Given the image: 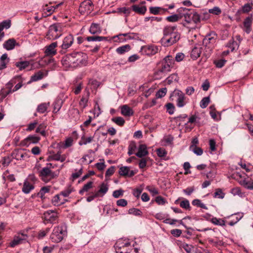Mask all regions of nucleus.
<instances>
[{
	"mask_svg": "<svg viewBox=\"0 0 253 253\" xmlns=\"http://www.w3.org/2000/svg\"><path fill=\"white\" fill-rule=\"evenodd\" d=\"M40 137L37 134L30 135L21 141L20 145L22 146H29L31 144H36L39 142Z\"/></svg>",
	"mask_w": 253,
	"mask_h": 253,
	"instance_id": "9d476101",
	"label": "nucleus"
},
{
	"mask_svg": "<svg viewBox=\"0 0 253 253\" xmlns=\"http://www.w3.org/2000/svg\"><path fill=\"white\" fill-rule=\"evenodd\" d=\"M173 95L176 96V105L178 107L181 108L184 106L187 102L186 97L184 93L179 89H175L173 92Z\"/></svg>",
	"mask_w": 253,
	"mask_h": 253,
	"instance_id": "0eeeda50",
	"label": "nucleus"
},
{
	"mask_svg": "<svg viewBox=\"0 0 253 253\" xmlns=\"http://www.w3.org/2000/svg\"><path fill=\"white\" fill-rule=\"evenodd\" d=\"M92 186L93 182H88L86 184L84 185L82 189L80 190L79 193L81 195H83L84 192H87L90 189H91L92 187Z\"/></svg>",
	"mask_w": 253,
	"mask_h": 253,
	"instance_id": "c03bdc74",
	"label": "nucleus"
},
{
	"mask_svg": "<svg viewBox=\"0 0 253 253\" xmlns=\"http://www.w3.org/2000/svg\"><path fill=\"white\" fill-rule=\"evenodd\" d=\"M238 164L241 166V167L242 169H244L247 172H249L251 171L252 169H253L252 166L250 164L246 165L245 163H243L242 161L239 163Z\"/></svg>",
	"mask_w": 253,
	"mask_h": 253,
	"instance_id": "13d9d810",
	"label": "nucleus"
},
{
	"mask_svg": "<svg viewBox=\"0 0 253 253\" xmlns=\"http://www.w3.org/2000/svg\"><path fill=\"white\" fill-rule=\"evenodd\" d=\"M107 39V37H101V36H90V37H87L86 38V40L88 42H91V41H106Z\"/></svg>",
	"mask_w": 253,
	"mask_h": 253,
	"instance_id": "ea45409f",
	"label": "nucleus"
},
{
	"mask_svg": "<svg viewBox=\"0 0 253 253\" xmlns=\"http://www.w3.org/2000/svg\"><path fill=\"white\" fill-rule=\"evenodd\" d=\"M48 71L45 70L44 72L42 71H39L38 72L35 73L34 75L31 77V79L29 83L33 82H37L38 81L42 80L44 77L47 76Z\"/></svg>",
	"mask_w": 253,
	"mask_h": 253,
	"instance_id": "f3484780",
	"label": "nucleus"
},
{
	"mask_svg": "<svg viewBox=\"0 0 253 253\" xmlns=\"http://www.w3.org/2000/svg\"><path fill=\"white\" fill-rule=\"evenodd\" d=\"M231 193L234 196L238 195L240 197H243L245 193L241 191L240 187H236L231 189Z\"/></svg>",
	"mask_w": 253,
	"mask_h": 253,
	"instance_id": "a18cd8bd",
	"label": "nucleus"
},
{
	"mask_svg": "<svg viewBox=\"0 0 253 253\" xmlns=\"http://www.w3.org/2000/svg\"><path fill=\"white\" fill-rule=\"evenodd\" d=\"M173 137L170 135H165L161 140L162 146H172L173 145Z\"/></svg>",
	"mask_w": 253,
	"mask_h": 253,
	"instance_id": "393cba45",
	"label": "nucleus"
},
{
	"mask_svg": "<svg viewBox=\"0 0 253 253\" xmlns=\"http://www.w3.org/2000/svg\"><path fill=\"white\" fill-rule=\"evenodd\" d=\"M52 203L55 206H59L63 204L64 202H61L59 196L58 195H56L53 198L52 200Z\"/></svg>",
	"mask_w": 253,
	"mask_h": 253,
	"instance_id": "6e6d98bb",
	"label": "nucleus"
},
{
	"mask_svg": "<svg viewBox=\"0 0 253 253\" xmlns=\"http://www.w3.org/2000/svg\"><path fill=\"white\" fill-rule=\"evenodd\" d=\"M57 46V42H54L46 47L45 52L46 55L49 56L55 55L56 53L55 48Z\"/></svg>",
	"mask_w": 253,
	"mask_h": 253,
	"instance_id": "6ab92c4d",
	"label": "nucleus"
},
{
	"mask_svg": "<svg viewBox=\"0 0 253 253\" xmlns=\"http://www.w3.org/2000/svg\"><path fill=\"white\" fill-rule=\"evenodd\" d=\"M129 214H131L135 216H141L142 212L139 209L136 208H131L128 210Z\"/></svg>",
	"mask_w": 253,
	"mask_h": 253,
	"instance_id": "5fc2aeb1",
	"label": "nucleus"
},
{
	"mask_svg": "<svg viewBox=\"0 0 253 253\" xmlns=\"http://www.w3.org/2000/svg\"><path fill=\"white\" fill-rule=\"evenodd\" d=\"M191 151L193 152L195 154L198 156H201L203 153V151L200 147L195 146L192 148H189Z\"/></svg>",
	"mask_w": 253,
	"mask_h": 253,
	"instance_id": "052dcab7",
	"label": "nucleus"
},
{
	"mask_svg": "<svg viewBox=\"0 0 253 253\" xmlns=\"http://www.w3.org/2000/svg\"><path fill=\"white\" fill-rule=\"evenodd\" d=\"M170 71L168 66H165L162 64V67L155 72L154 77L155 80H160L165 77L167 73Z\"/></svg>",
	"mask_w": 253,
	"mask_h": 253,
	"instance_id": "9b49d317",
	"label": "nucleus"
},
{
	"mask_svg": "<svg viewBox=\"0 0 253 253\" xmlns=\"http://www.w3.org/2000/svg\"><path fill=\"white\" fill-rule=\"evenodd\" d=\"M34 188V185L27 180H25L24 182L22 191L25 194H28L30 191Z\"/></svg>",
	"mask_w": 253,
	"mask_h": 253,
	"instance_id": "c85d7f7f",
	"label": "nucleus"
},
{
	"mask_svg": "<svg viewBox=\"0 0 253 253\" xmlns=\"http://www.w3.org/2000/svg\"><path fill=\"white\" fill-rule=\"evenodd\" d=\"M0 26L3 30L4 29H7L11 26V21L10 20L3 21L0 23Z\"/></svg>",
	"mask_w": 253,
	"mask_h": 253,
	"instance_id": "680f3d73",
	"label": "nucleus"
},
{
	"mask_svg": "<svg viewBox=\"0 0 253 253\" xmlns=\"http://www.w3.org/2000/svg\"><path fill=\"white\" fill-rule=\"evenodd\" d=\"M112 121L118 126H123L125 123L124 119L121 117H117L112 118Z\"/></svg>",
	"mask_w": 253,
	"mask_h": 253,
	"instance_id": "4d7b16f0",
	"label": "nucleus"
},
{
	"mask_svg": "<svg viewBox=\"0 0 253 253\" xmlns=\"http://www.w3.org/2000/svg\"><path fill=\"white\" fill-rule=\"evenodd\" d=\"M49 106V103H42L38 105L37 111L40 113H45L48 107Z\"/></svg>",
	"mask_w": 253,
	"mask_h": 253,
	"instance_id": "f704fd0d",
	"label": "nucleus"
},
{
	"mask_svg": "<svg viewBox=\"0 0 253 253\" xmlns=\"http://www.w3.org/2000/svg\"><path fill=\"white\" fill-rule=\"evenodd\" d=\"M49 190V187H43L41 189L40 192L38 193V196L41 198L42 199L44 198V194L45 193H48Z\"/></svg>",
	"mask_w": 253,
	"mask_h": 253,
	"instance_id": "8fccbe9b",
	"label": "nucleus"
},
{
	"mask_svg": "<svg viewBox=\"0 0 253 253\" xmlns=\"http://www.w3.org/2000/svg\"><path fill=\"white\" fill-rule=\"evenodd\" d=\"M210 102V98L209 96L204 97L200 103V107L203 108H206Z\"/></svg>",
	"mask_w": 253,
	"mask_h": 253,
	"instance_id": "09e8293b",
	"label": "nucleus"
},
{
	"mask_svg": "<svg viewBox=\"0 0 253 253\" xmlns=\"http://www.w3.org/2000/svg\"><path fill=\"white\" fill-rule=\"evenodd\" d=\"M167 92L166 88H163L160 89L156 93V96L157 98H162L166 95Z\"/></svg>",
	"mask_w": 253,
	"mask_h": 253,
	"instance_id": "774afa93",
	"label": "nucleus"
},
{
	"mask_svg": "<svg viewBox=\"0 0 253 253\" xmlns=\"http://www.w3.org/2000/svg\"><path fill=\"white\" fill-rule=\"evenodd\" d=\"M130 49V46L129 44H126L122 46L119 47L116 49V52L120 54L128 51Z\"/></svg>",
	"mask_w": 253,
	"mask_h": 253,
	"instance_id": "58836bf2",
	"label": "nucleus"
},
{
	"mask_svg": "<svg viewBox=\"0 0 253 253\" xmlns=\"http://www.w3.org/2000/svg\"><path fill=\"white\" fill-rule=\"evenodd\" d=\"M62 35V29L60 24L55 23L50 25L46 35V38L50 40H56Z\"/></svg>",
	"mask_w": 253,
	"mask_h": 253,
	"instance_id": "20e7f679",
	"label": "nucleus"
},
{
	"mask_svg": "<svg viewBox=\"0 0 253 253\" xmlns=\"http://www.w3.org/2000/svg\"><path fill=\"white\" fill-rule=\"evenodd\" d=\"M166 107L168 113L171 115L173 114L174 111L175 107L174 105L171 103H168L166 105Z\"/></svg>",
	"mask_w": 253,
	"mask_h": 253,
	"instance_id": "e2e57ef3",
	"label": "nucleus"
},
{
	"mask_svg": "<svg viewBox=\"0 0 253 253\" xmlns=\"http://www.w3.org/2000/svg\"><path fill=\"white\" fill-rule=\"evenodd\" d=\"M11 156L13 159L17 160H23L26 158H28L29 156L26 153H23L21 150H14L11 153Z\"/></svg>",
	"mask_w": 253,
	"mask_h": 253,
	"instance_id": "2eb2a0df",
	"label": "nucleus"
},
{
	"mask_svg": "<svg viewBox=\"0 0 253 253\" xmlns=\"http://www.w3.org/2000/svg\"><path fill=\"white\" fill-rule=\"evenodd\" d=\"M108 190V187L106 184H105L104 183H103L100 185V188L99 190L96 192V193H98V196H99V194L102 193L103 195H104L105 194L107 193V192Z\"/></svg>",
	"mask_w": 253,
	"mask_h": 253,
	"instance_id": "de8ad7c7",
	"label": "nucleus"
},
{
	"mask_svg": "<svg viewBox=\"0 0 253 253\" xmlns=\"http://www.w3.org/2000/svg\"><path fill=\"white\" fill-rule=\"evenodd\" d=\"M187 116L185 114L183 115L182 116H179L176 118V122L178 124V126H183L186 125L187 123H189L191 124L195 123L199 121V118L196 115H192L189 119L188 121L187 122H184L183 124H181L180 122L182 121L183 119L186 118Z\"/></svg>",
	"mask_w": 253,
	"mask_h": 253,
	"instance_id": "ddd939ff",
	"label": "nucleus"
},
{
	"mask_svg": "<svg viewBox=\"0 0 253 253\" xmlns=\"http://www.w3.org/2000/svg\"><path fill=\"white\" fill-rule=\"evenodd\" d=\"M176 26L168 25L163 30V37L161 41L165 46H169L176 43L180 39V34L176 31Z\"/></svg>",
	"mask_w": 253,
	"mask_h": 253,
	"instance_id": "f03ea898",
	"label": "nucleus"
},
{
	"mask_svg": "<svg viewBox=\"0 0 253 253\" xmlns=\"http://www.w3.org/2000/svg\"><path fill=\"white\" fill-rule=\"evenodd\" d=\"M217 38V34L214 32H211L204 39L203 44L208 48H212L216 42Z\"/></svg>",
	"mask_w": 253,
	"mask_h": 253,
	"instance_id": "423d86ee",
	"label": "nucleus"
},
{
	"mask_svg": "<svg viewBox=\"0 0 253 253\" xmlns=\"http://www.w3.org/2000/svg\"><path fill=\"white\" fill-rule=\"evenodd\" d=\"M119 174L122 176H126L129 177L133 176L136 173L133 170H130L129 168L126 166L121 167L119 169Z\"/></svg>",
	"mask_w": 253,
	"mask_h": 253,
	"instance_id": "a211bd4d",
	"label": "nucleus"
},
{
	"mask_svg": "<svg viewBox=\"0 0 253 253\" xmlns=\"http://www.w3.org/2000/svg\"><path fill=\"white\" fill-rule=\"evenodd\" d=\"M189 8L186 7H181L177 9V15L180 16V19L185 15L187 12L189 11Z\"/></svg>",
	"mask_w": 253,
	"mask_h": 253,
	"instance_id": "3c124183",
	"label": "nucleus"
},
{
	"mask_svg": "<svg viewBox=\"0 0 253 253\" xmlns=\"http://www.w3.org/2000/svg\"><path fill=\"white\" fill-rule=\"evenodd\" d=\"M211 222L216 225L224 226L225 225V221L222 219L213 217L211 219Z\"/></svg>",
	"mask_w": 253,
	"mask_h": 253,
	"instance_id": "79ce46f5",
	"label": "nucleus"
},
{
	"mask_svg": "<svg viewBox=\"0 0 253 253\" xmlns=\"http://www.w3.org/2000/svg\"><path fill=\"white\" fill-rule=\"evenodd\" d=\"M253 2L251 1L250 3L245 4L242 7V10L243 13H247L252 10L253 9Z\"/></svg>",
	"mask_w": 253,
	"mask_h": 253,
	"instance_id": "37998d69",
	"label": "nucleus"
},
{
	"mask_svg": "<svg viewBox=\"0 0 253 253\" xmlns=\"http://www.w3.org/2000/svg\"><path fill=\"white\" fill-rule=\"evenodd\" d=\"M201 53V49L197 47H195L191 51V57L193 60H196L200 56Z\"/></svg>",
	"mask_w": 253,
	"mask_h": 253,
	"instance_id": "c9c22d12",
	"label": "nucleus"
},
{
	"mask_svg": "<svg viewBox=\"0 0 253 253\" xmlns=\"http://www.w3.org/2000/svg\"><path fill=\"white\" fill-rule=\"evenodd\" d=\"M162 9H164L161 7H158V6H155V7L152 6L149 8L150 12L151 14H153L154 15L158 14L160 13V10Z\"/></svg>",
	"mask_w": 253,
	"mask_h": 253,
	"instance_id": "bf43d9fd",
	"label": "nucleus"
},
{
	"mask_svg": "<svg viewBox=\"0 0 253 253\" xmlns=\"http://www.w3.org/2000/svg\"><path fill=\"white\" fill-rule=\"evenodd\" d=\"M192 21L194 23L197 24L201 22L202 20L201 15H200L195 9H191Z\"/></svg>",
	"mask_w": 253,
	"mask_h": 253,
	"instance_id": "cd10ccee",
	"label": "nucleus"
},
{
	"mask_svg": "<svg viewBox=\"0 0 253 253\" xmlns=\"http://www.w3.org/2000/svg\"><path fill=\"white\" fill-rule=\"evenodd\" d=\"M16 42L14 39H10L4 42L3 46L7 50L13 49L16 45Z\"/></svg>",
	"mask_w": 253,
	"mask_h": 253,
	"instance_id": "a878e982",
	"label": "nucleus"
},
{
	"mask_svg": "<svg viewBox=\"0 0 253 253\" xmlns=\"http://www.w3.org/2000/svg\"><path fill=\"white\" fill-rule=\"evenodd\" d=\"M66 227L64 224L55 226L50 235L51 240L54 243H59L66 235Z\"/></svg>",
	"mask_w": 253,
	"mask_h": 253,
	"instance_id": "7ed1b4c3",
	"label": "nucleus"
},
{
	"mask_svg": "<svg viewBox=\"0 0 253 253\" xmlns=\"http://www.w3.org/2000/svg\"><path fill=\"white\" fill-rule=\"evenodd\" d=\"M93 8V3L91 0H85L82 2L79 7L81 13L90 12Z\"/></svg>",
	"mask_w": 253,
	"mask_h": 253,
	"instance_id": "f8f14e48",
	"label": "nucleus"
},
{
	"mask_svg": "<svg viewBox=\"0 0 253 253\" xmlns=\"http://www.w3.org/2000/svg\"><path fill=\"white\" fill-rule=\"evenodd\" d=\"M119 12L126 14V16L129 15L131 11V8L126 7H120L118 8Z\"/></svg>",
	"mask_w": 253,
	"mask_h": 253,
	"instance_id": "0e129e2a",
	"label": "nucleus"
},
{
	"mask_svg": "<svg viewBox=\"0 0 253 253\" xmlns=\"http://www.w3.org/2000/svg\"><path fill=\"white\" fill-rule=\"evenodd\" d=\"M74 42V37L71 34L66 36L62 41V44L61 45V48L59 52L61 54H64L67 51V49L71 46Z\"/></svg>",
	"mask_w": 253,
	"mask_h": 253,
	"instance_id": "6e6552de",
	"label": "nucleus"
},
{
	"mask_svg": "<svg viewBox=\"0 0 253 253\" xmlns=\"http://www.w3.org/2000/svg\"><path fill=\"white\" fill-rule=\"evenodd\" d=\"M183 17H184V22L182 24L184 27H187L188 25L191 24L192 22L191 9H190L189 11L187 12Z\"/></svg>",
	"mask_w": 253,
	"mask_h": 253,
	"instance_id": "7c9ffc66",
	"label": "nucleus"
},
{
	"mask_svg": "<svg viewBox=\"0 0 253 253\" xmlns=\"http://www.w3.org/2000/svg\"><path fill=\"white\" fill-rule=\"evenodd\" d=\"M131 8L132 10L139 14L143 15L147 11L146 7L144 5L140 6L138 4H134L131 6Z\"/></svg>",
	"mask_w": 253,
	"mask_h": 253,
	"instance_id": "b1692460",
	"label": "nucleus"
},
{
	"mask_svg": "<svg viewBox=\"0 0 253 253\" xmlns=\"http://www.w3.org/2000/svg\"><path fill=\"white\" fill-rule=\"evenodd\" d=\"M63 101L62 100L58 99H56L53 103V111L54 113H57L59 111L62 105Z\"/></svg>",
	"mask_w": 253,
	"mask_h": 253,
	"instance_id": "a19ab883",
	"label": "nucleus"
},
{
	"mask_svg": "<svg viewBox=\"0 0 253 253\" xmlns=\"http://www.w3.org/2000/svg\"><path fill=\"white\" fill-rule=\"evenodd\" d=\"M192 204L193 206H195L205 210H208L207 206H206L204 204L202 203L201 201L199 199H195L193 200Z\"/></svg>",
	"mask_w": 253,
	"mask_h": 253,
	"instance_id": "49530a36",
	"label": "nucleus"
},
{
	"mask_svg": "<svg viewBox=\"0 0 253 253\" xmlns=\"http://www.w3.org/2000/svg\"><path fill=\"white\" fill-rule=\"evenodd\" d=\"M253 23L252 18L251 17H248L246 18L243 22V25L245 28L244 31L247 34H249L251 30V26Z\"/></svg>",
	"mask_w": 253,
	"mask_h": 253,
	"instance_id": "5701e85b",
	"label": "nucleus"
},
{
	"mask_svg": "<svg viewBox=\"0 0 253 253\" xmlns=\"http://www.w3.org/2000/svg\"><path fill=\"white\" fill-rule=\"evenodd\" d=\"M227 47L231 49V51H233L235 49H238L239 47V43L235 41L233 38H232L227 43Z\"/></svg>",
	"mask_w": 253,
	"mask_h": 253,
	"instance_id": "473e14b6",
	"label": "nucleus"
},
{
	"mask_svg": "<svg viewBox=\"0 0 253 253\" xmlns=\"http://www.w3.org/2000/svg\"><path fill=\"white\" fill-rule=\"evenodd\" d=\"M157 155L161 158L165 157L167 154V152L163 148H160L156 150Z\"/></svg>",
	"mask_w": 253,
	"mask_h": 253,
	"instance_id": "69168bd1",
	"label": "nucleus"
},
{
	"mask_svg": "<svg viewBox=\"0 0 253 253\" xmlns=\"http://www.w3.org/2000/svg\"><path fill=\"white\" fill-rule=\"evenodd\" d=\"M180 19V16L176 14L167 17L166 20L169 22H175Z\"/></svg>",
	"mask_w": 253,
	"mask_h": 253,
	"instance_id": "864d4df0",
	"label": "nucleus"
},
{
	"mask_svg": "<svg viewBox=\"0 0 253 253\" xmlns=\"http://www.w3.org/2000/svg\"><path fill=\"white\" fill-rule=\"evenodd\" d=\"M25 240V238H21L19 235L18 236L14 237L13 240L10 243V247H14L18 244H21L23 241Z\"/></svg>",
	"mask_w": 253,
	"mask_h": 253,
	"instance_id": "4c0bfd02",
	"label": "nucleus"
},
{
	"mask_svg": "<svg viewBox=\"0 0 253 253\" xmlns=\"http://www.w3.org/2000/svg\"><path fill=\"white\" fill-rule=\"evenodd\" d=\"M178 79V78L177 74H172L167 78L166 82L169 84H170L173 81L177 82Z\"/></svg>",
	"mask_w": 253,
	"mask_h": 253,
	"instance_id": "603ef678",
	"label": "nucleus"
},
{
	"mask_svg": "<svg viewBox=\"0 0 253 253\" xmlns=\"http://www.w3.org/2000/svg\"><path fill=\"white\" fill-rule=\"evenodd\" d=\"M129 242H124L122 241H119L115 244L114 247L116 253H129L125 250V248L130 246Z\"/></svg>",
	"mask_w": 253,
	"mask_h": 253,
	"instance_id": "4468645a",
	"label": "nucleus"
},
{
	"mask_svg": "<svg viewBox=\"0 0 253 253\" xmlns=\"http://www.w3.org/2000/svg\"><path fill=\"white\" fill-rule=\"evenodd\" d=\"M165 62L163 63L165 66H168L169 69L171 70L174 64V59L171 56L168 55L164 58Z\"/></svg>",
	"mask_w": 253,
	"mask_h": 253,
	"instance_id": "2f4dec72",
	"label": "nucleus"
},
{
	"mask_svg": "<svg viewBox=\"0 0 253 253\" xmlns=\"http://www.w3.org/2000/svg\"><path fill=\"white\" fill-rule=\"evenodd\" d=\"M89 96V92L87 91L85 94H84L82 96L81 100L79 102V105L83 109L85 108L87 105Z\"/></svg>",
	"mask_w": 253,
	"mask_h": 253,
	"instance_id": "c756f323",
	"label": "nucleus"
},
{
	"mask_svg": "<svg viewBox=\"0 0 253 253\" xmlns=\"http://www.w3.org/2000/svg\"><path fill=\"white\" fill-rule=\"evenodd\" d=\"M30 64L29 61H24L16 62L15 65L20 70H22L29 67Z\"/></svg>",
	"mask_w": 253,
	"mask_h": 253,
	"instance_id": "e433bc0d",
	"label": "nucleus"
},
{
	"mask_svg": "<svg viewBox=\"0 0 253 253\" xmlns=\"http://www.w3.org/2000/svg\"><path fill=\"white\" fill-rule=\"evenodd\" d=\"M49 159L54 161L63 162L66 160V155L63 154L62 156H59V155H57L56 154L53 153L49 157Z\"/></svg>",
	"mask_w": 253,
	"mask_h": 253,
	"instance_id": "72a5a7b5",
	"label": "nucleus"
},
{
	"mask_svg": "<svg viewBox=\"0 0 253 253\" xmlns=\"http://www.w3.org/2000/svg\"><path fill=\"white\" fill-rule=\"evenodd\" d=\"M89 31L92 35L99 34L101 33V29L98 24L92 23L90 25Z\"/></svg>",
	"mask_w": 253,
	"mask_h": 253,
	"instance_id": "bb28decb",
	"label": "nucleus"
},
{
	"mask_svg": "<svg viewBox=\"0 0 253 253\" xmlns=\"http://www.w3.org/2000/svg\"><path fill=\"white\" fill-rule=\"evenodd\" d=\"M148 154L147 146L145 144H140L138 148V152L135 154L138 158H142Z\"/></svg>",
	"mask_w": 253,
	"mask_h": 253,
	"instance_id": "412c9836",
	"label": "nucleus"
},
{
	"mask_svg": "<svg viewBox=\"0 0 253 253\" xmlns=\"http://www.w3.org/2000/svg\"><path fill=\"white\" fill-rule=\"evenodd\" d=\"M142 51L149 56H152L158 52L159 48L157 46L151 45L143 47Z\"/></svg>",
	"mask_w": 253,
	"mask_h": 253,
	"instance_id": "dca6fc26",
	"label": "nucleus"
},
{
	"mask_svg": "<svg viewBox=\"0 0 253 253\" xmlns=\"http://www.w3.org/2000/svg\"><path fill=\"white\" fill-rule=\"evenodd\" d=\"M87 56L82 52H73L64 56L61 63L65 68L75 69L85 66L87 64Z\"/></svg>",
	"mask_w": 253,
	"mask_h": 253,
	"instance_id": "f257e3e1",
	"label": "nucleus"
},
{
	"mask_svg": "<svg viewBox=\"0 0 253 253\" xmlns=\"http://www.w3.org/2000/svg\"><path fill=\"white\" fill-rule=\"evenodd\" d=\"M179 205L181 208L186 210L189 209L190 208L189 202L187 199H184V200L182 201L180 203Z\"/></svg>",
	"mask_w": 253,
	"mask_h": 253,
	"instance_id": "338daca9",
	"label": "nucleus"
},
{
	"mask_svg": "<svg viewBox=\"0 0 253 253\" xmlns=\"http://www.w3.org/2000/svg\"><path fill=\"white\" fill-rule=\"evenodd\" d=\"M39 175L42 180L45 183L57 176V174L54 171L50 169L46 166L39 171Z\"/></svg>",
	"mask_w": 253,
	"mask_h": 253,
	"instance_id": "39448f33",
	"label": "nucleus"
},
{
	"mask_svg": "<svg viewBox=\"0 0 253 253\" xmlns=\"http://www.w3.org/2000/svg\"><path fill=\"white\" fill-rule=\"evenodd\" d=\"M239 183L245 188L249 190H253V180L252 179L245 178L242 179Z\"/></svg>",
	"mask_w": 253,
	"mask_h": 253,
	"instance_id": "aec40b11",
	"label": "nucleus"
},
{
	"mask_svg": "<svg viewBox=\"0 0 253 253\" xmlns=\"http://www.w3.org/2000/svg\"><path fill=\"white\" fill-rule=\"evenodd\" d=\"M42 218L47 223H55L58 218L57 213L51 210L44 212Z\"/></svg>",
	"mask_w": 253,
	"mask_h": 253,
	"instance_id": "1a4fd4ad",
	"label": "nucleus"
},
{
	"mask_svg": "<svg viewBox=\"0 0 253 253\" xmlns=\"http://www.w3.org/2000/svg\"><path fill=\"white\" fill-rule=\"evenodd\" d=\"M121 114L125 117L132 116L134 112L133 110L127 105H124L120 107Z\"/></svg>",
	"mask_w": 253,
	"mask_h": 253,
	"instance_id": "4be33fe9",
	"label": "nucleus"
}]
</instances>
